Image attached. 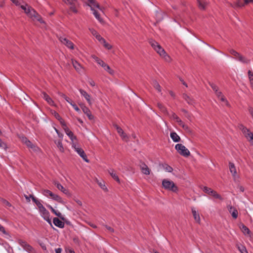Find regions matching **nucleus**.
I'll return each mask as SVG.
<instances>
[{"instance_id": "1", "label": "nucleus", "mask_w": 253, "mask_h": 253, "mask_svg": "<svg viewBox=\"0 0 253 253\" xmlns=\"http://www.w3.org/2000/svg\"><path fill=\"white\" fill-rule=\"evenodd\" d=\"M162 185L165 189L176 192L178 191V188L172 181L164 179L162 181Z\"/></svg>"}, {"instance_id": "2", "label": "nucleus", "mask_w": 253, "mask_h": 253, "mask_svg": "<svg viewBox=\"0 0 253 253\" xmlns=\"http://www.w3.org/2000/svg\"><path fill=\"white\" fill-rule=\"evenodd\" d=\"M175 148L181 156L188 157L190 155V151L181 144H177L175 146Z\"/></svg>"}, {"instance_id": "3", "label": "nucleus", "mask_w": 253, "mask_h": 253, "mask_svg": "<svg viewBox=\"0 0 253 253\" xmlns=\"http://www.w3.org/2000/svg\"><path fill=\"white\" fill-rule=\"evenodd\" d=\"M72 145V147L75 149V151L80 156V157H82L83 159L86 162H89V160L87 159V156L83 149L81 148L78 147L75 143H73Z\"/></svg>"}, {"instance_id": "4", "label": "nucleus", "mask_w": 253, "mask_h": 253, "mask_svg": "<svg viewBox=\"0 0 253 253\" xmlns=\"http://www.w3.org/2000/svg\"><path fill=\"white\" fill-rule=\"evenodd\" d=\"M19 243L20 246L29 253H35V251L34 249L26 242L20 240Z\"/></svg>"}, {"instance_id": "5", "label": "nucleus", "mask_w": 253, "mask_h": 253, "mask_svg": "<svg viewBox=\"0 0 253 253\" xmlns=\"http://www.w3.org/2000/svg\"><path fill=\"white\" fill-rule=\"evenodd\" d=\"M59 39L60 41L63 44L66 45L67 47L71 49H74V44L71 41H69V40H68L64 37H61L59 38Z\"/></svg>"}, {"instance_id": "6", "label": "nucleus", "mask_w": 253, "mask_h": 253, "mask_svg": "<svg viewBox=\"0 0 253 253\" xmlns=\"http://www.w3.org/2000/svg\"><path fill=\"white\" fill-rule=\"evenodd\" d=\"M155 50L161 56H163L165 58L166 60H168V58H169V56H168L165 50L162 48V47L159 45L158 46V47L155 49Z\"/></svg>"}, {"instance_id": "7", "label": "nucleus", "mask_w": 253, "mask_h": 253, "mask_svg": "<svg viewBox=\"0 0 253 253\" xmlns=\"http://www.w3.org/2000/svg\"><path fill=\"white\" fill-rule=\"evenodd\" d=\"M239 128L242 130V132L244 133L246 137L248 138V137H250V136H253V133L251 132L249 129H248L243 125H240Z\"/></svg>"}, {"instance_id": "8", "label": "nucleus", "mask_w": 253, "mask_h": 253, "mask_svg": "<svg viewBox=\"0 0 253 253\" xmlns=\"http://www.w3.org/2000/svg\"><path fill=\"white\" fill-rule=\"evenodd\" d=\"M227 208L229 212L231 214L233 218L236 219L238 217V212L236 208L230 205H228L227 206Z\"/></svg>"}, {"instance_id": "9", "label": "nucleus", "mask_w": 253, "mask_h": 253, "mask_svg": "<svg viewBox=\"0 0 253 253\" xmlns=\"http://www.w3.org/2000/svg\"><path fill=\"white\" fill-rule=\"evenodd\" d=\"M140 169L141 172L146 175H149L150 173V170L148 167V166L144 163L141 162V164L140 165Z\"/></svg>"}, {"instance_id": "10", "label": "nucleus", "mask_w": 253, "mask_h": 253, "mask_svg": "<svg viewBox=\"0 0 253 253\" xmlns=\"http://www.w3.org/2000/svg\"><path fill=\"white\" fill-rule=\"evenodd\" d=\"M114 127L116 129L118 133L120 134L121 137L123 139H126V138H127V136L126 134L124 132V130L122 129V128L120 127L119 126H118L116 124H114L113 125Z\"/></svg>"}, {"instance_id": "11", "label": "nucleus", "mask_w": 253, "mask_h": 253, "mask_svg": "<svg viewBox=\"0 0 253 253\" xmlns=\"http://www.w3.org/2000/svg\"><path fill=\"white\" fill-rule=\"evenodd\" d=\"M88 5L90 7L91 10H94V7L98 8L99 9H101L99 3L97 2L95 0H88Z\"/></svg>"}, {"instance_id": "12", "label": "nucleus", "mask_w": 253, "mask_h": 253, "mask_svg": "<svg viewBox=\"0 0 253 253\" xmlns=\"http://www.w3.org/2000/svg\"><path fill=\"white\" fill-rule=\"evenodd\" d=\"M53 222L54 224L60 228H63L64 227V222H62L61 220H60L57 217H54L53 219Z\"/></svg>"}, {"instance_id": "13", "label": "nucleus", "mask_w": 253, "mask_h": 253, "mask_svg": "<svg viewBox=\"0 0 253 253\" xmlns=\"http://www.w3.org/2000/svg\"><path fill=\"white\" fill-rule=\"evenodd\" d=\"M46 206L48 208H49L52 212H53L54 214H55L56 216L59 217L62 220H65V218L63 216L62 214L57 211H55L50 205H46Z\"/></svg>"}, {"instance_id": "14", "label": "nucleus", "mask_w": 253, "mask_h": 253, "mask_svg": "<svg viewBox=\"0 0 253 253\" xmlns=\"http://www.w3.org/2000/svg\"><path fill=\"white\" fill-rule=\"evenodd\" d=\"M230 5L234 8H240L244 6V4L242 2L241 0H236L233 3H230Z\"/></svg>"}, {"instance_id": "15", "label": "nucleus", "mask_w": 253, "mask_h": 253, "mask_svg": "<svg viewBox=\"0 0 253 253\" xmlns=\"http://www.w3.org/2000/svg\"><path fill=\"white\" fill-rule=\"evenodd\" d=\"M182 97L189 104L193 105L194 103V100L187 94L183 93L182 94Z\"/></svg>"}, {"instance_id": "16", "label": "nucleus", "mask_w": 253, "mask_h": 253, "mask_svg": "<svg viewBox=\"0 0 253 253\" xmlns=\"http://www.w3.org/2000/svg\"><path fill=\"white\" fill-rule=\"evenodd\" d=\"M42 97L47 102L49 105H52L53 104L54 102L52 99L45 92H43L42 93Z\"/></svg>"}, {"instance_id": "17", "label": "nucleus", "mask_w": 253, "mask_h": 253, "mask_svg": "<svg viewBox=\"0 0 253 253\" xmlns=\"http://www.w3.org/2000/svg\"><path fill=\"white\" fill-rule=\"evenodd\" d=\"M197 1L199 8L201 10H205L207 4V2L206 0H197Z\"/></svg>"}, {"instance_id": "18", "label": "nucleus", "mask_w": 253, "mask_h": 253, "mask_svg": "<svg viewBox=\"0 0 253 253\" xmlns=\"http://www.w3.org/2000/svg\"><path fill=\"white\" fill-rule=\"evenodd\" d=\"M80 92L82 95H83L85 99L87 100V102L91 104V101H90V95L84 90L82 89H80Z\"/></svg>"}, {"instance_id": "19", "label": "nucleus", "mask_w": 253, "mask_h": 253, "mask_svg": "<svg viewBox=\"0 0 253 253\" xmlns=\"http://www.w3.org/2000/svg\"><path fill=\"white\" fill-rule=\"evenodd\" d=\"M157 106L162 113L166 115H169L167 108L162 103L158 102L157 104Z\"/></svg>"}, {"instance_id": "20", "label": "nucleus", "mask_w": 253, "mask_h": 253, "mask_svg": "<svg viewBox=\"0 0 253 253\" xmlns=\"http://www.w3.org/2000/svg\"><path fill=\"white\" fill-rule=\"evenodd\" d=\"M170 136L172 140L175 142H178L180 141V137L175 132H172L170 133Z\"/></svg>"}, {"instance_id": "21", "label": "nucleus", "mask_w": 253, "mask_h": 253, "mask_svg": "<svg viewBox=\"0 0 253 253\" xmlns=\"http://www.w3.org/2000/svg\"><path fill=\"white\" fill-rule=\"evenodd\" d=\"M242 232L245 235H247L249 236H251V232L246 226H245L244 224H242L241 226L240 227Z\"/></svg>"}, {"instance_id": "22", "label": "nucleus", "mask_w": 253, "mask_h": 253, "mask_svg": "<svg viewBox=\"0 0 253 253\" xmlns=\"http://www.w3.org/2000/svg\"><path fill=\"white\" fill-rule=\"evenodd\" d=\"M26 145L33 151L37 152L39 150V148L33 144L30 140L28 142H27Z\"/></svg>"}, {"instance_id": "23", "label": "nucleus", "mask_w": 253, "mask_h": 253, "mask_svg": "<svg viewBox=\"0 0 253 253\" xmlns=\"http://www.w3.org/2000/svg\"><path fill=\"white\" fill-rule=\"evenodd\" d=\"M54 184L56 186V187L59 190L61 191L64 194H68L69 193L68 190L64 188V187L61 184L58 182H55Z\"/></svg>"}, {"instance_id": "24", "label": "nucleus", "mask_w": 253, "mask_h": 253, "mask_svg": "<svg viewBox=\"0 0 253 253\" xmlns=\"http://www.w3.org/2000/svg\"><path fill=\"white\" fill-rule=\"evenodd\" d=\"M192 213L195 221L199 223L200 221L199 214L196 211L194 208H192Z\"/></svg>"}, {"instance_id": "25", "label": "nucleus", "mask_w": 253, "mask_h": 253, "mask_svg": "<svg viewBox=\"0 0 253 253\" xmlns=\"http://www.w3.org/2000/svg\"><path fill=\"white\" fill-rule=\"evenodd\" d=\"M91 57L100 66H101L102 67L105 66V63L100 59H99L98 57H97L95 55H91Z\"/></svg>"}, {"instance_id": "26", "label": "nucleus", "mask_w": 253, "mask_h": 253, "mask_svg": "<svg viewBox=\"0 0 253 253\" xmlns=\"http://www.w3.org/2000/svg\"><path fill=\"white\" fill-rule=\"evenodd\" d=\"M229 168L230 172L232 173V175L234 176L237 173L236 169L234 164L233 163H229Z\"/></svg>"}, {"instance_id": "27", "label": "nucleus", "mask_w": 253, "mask_h": 253, "mask_svg": "<svg viewBox=\"0 0 253 253\" xmlns=\"http://www.w3.org/2000/svg\"><path fill=\"white\" fill-rule=\"evenodd\" d=\"M54 142L56 144L57 147H58L60 151L61 152H63L64 151V148L62 143V140H55Z\"/></svg>"}, {"instance_id": "28", "label": "nucleus", "mask_w": 253, "mask_h": 253, "mask_svg": "<svg viewBox=\"0 0 253 253\" xmlns=\"http://www.w3.org/2000/svg\"><path fill=\"white\" fill-rule=\"evenodd\" d=\"M110 174L111 175L112 178L118 183L120 182V179L118 175L115 172L114 170H111L109 171Z\"/></svg>"}, {"instance_id": "29", "label": "nucleus", "mask_w": 253, "mask_h": 253, "mask_svg": "<svg viewBox=\"0 0 253 253\" xmlns=\"http://www.w3.org/2000/svg\"><path fill=\"white\" fill-rule=\"evenodd\" d=\"M237 59L240 62L246 64L249 63L250 61L249 59L246 58L245 57L242 56L241 54L239 56Z\"/></svg>"}, {"instance_id": "30", "label": "nucleus", "mask_w": 253, "mask_h": 253, "mask_svg": "<svg viewBox=\"0 0 253 253\" xmlns=\"http://www.w3.org/2000/svg\"><path fill=\"white\" fill-rule=\"evenodd\" d=\"M53 200L59 202V203H63V200L62 199V198L58 195H56V194H54L53 193H52V195L50 197Z\"/></svg>"}, {"instance_id": "31", "label": "nucleus", "mask_w": 253, "mask_h": 253, "mask_svg": "<svg viewBox=\"0 0 253 253\" xmlns=\"http://www.w3.org/2000/svg\"><path fill=\"white\" fill-rule=\"evenodd\" d=\"M73 66L74 68L78 71L79 72L81 69V65L76 60H72Z\"/></svg>"}, {"instance_id": "32", "label": "nucleus", "mask_w": 253, "mask_h": 253, "mask_svg": "<svg viewBox=\"0 0 253 253\" xmlns=\"http://www.w3.org/2000/svg\"><path fill=\"white\" fill-rule=\"evenodd\" d=\"M39 211L42 214V217H44L46 215H49V211L44 208V207H43L40 211Z\"/></svg>"}, {"instance_id": "33", "label": "nucleus", "mask_w": 253, "mask_h": 253, "mask_svg": "<svg viewBox=\"0 0 253 253\" xmlns=\"http://www.w3.org/2000/svg\"><path fill=\"white\" fill-rule=\"evenodd\" d=\"M162 166L165 169V170L168 172H171L173 170L172 168L168 165L167 164H162Z\"/></svg>"}, {"instance_id": "34", "label": "nucleus", "mask_w": 253, "mask_h": 253, "mask_svg": "<svg viewBox=\"0 0 253 253\" xmlns=\"http://www.w3.org/2000/svg\"><path fill=\"white\" fill-rule=\"evenodd\" d=\"M33 202L36 204L39 211L43 207L41 202L37 198H33Z\"/></svg>"}, {"instance_id": "35", "label": "nucleus", "mask_w": 253, "mask_h": 253, "mask_svg": "<svg viewBox=\"0 0 253 253\" xmlns=\"http://www.w3.org/2000/svg\"><path fill=\"white\" fill-rule=\"evenodd\" d=\"M149 42L154 50L160 45L157 42L152 39L150 40Z\"/></svg>"}, {"instance_id": "36", "label": "nucleus", "mask_w": 253, "mask_h": 253, "mask_svg": "<svg viewBox=\"0 0 253 253\" xmlns=\"http://www.w3.org/2000/svg\"><path fill=\"white\" fill-rule=\"evenodd\" d=\"M203 191L208 195H211L212 193L214 191L212 189L208 187L205 186L203 189Z\"/></svg>"}, {"instance_id": "37", "label": "nucleus", "mask_w": 253, "mask_h": 253, "mask_svg": "<svg viewBox=\"0 0 253 253\" xmlns=\"http://www.w3.org/2000/svg\"><path fill=\"white\" fill-rule=\"evenodd\" d=\"M153 84L156 89H157L159 92L161 91V87L157 81H154Z\"/></svg>"}, {"instance_id": "38", "label": "nucleus", "mask_w": 253, "mask_h": 253, "mask_svg": "<svg viewBox=\"0 0 253 253\" xmlns=\"http://www.w3.org/2000/svg\"><path fill=\"white\" fill-rule=\"evenodd\" d=\"M33 20H37L40 23H43V21L42 19V18L41 17V15L39 14V13L37 12V15H35L33 17V18H32Z\"/></svg>"}, {"instance_id": "39", "label": "nucleus", "mask_w": 253, "mask_h": 253, "mask_svg": "<svg viewBox=\"0 0 253 253\" xmlns=\"http://www.w3.org/2000/svg\"><path fill=\"white\" fill-rule=\"evenodd\" d=\"M42 194L45 196L48 197V196L51 197L52 194V192L49 190H42Z\"/></svg>"}, {"instance_id": "40", "label": "nucleus", "mask_w": 253, "mask_h": 253, "mask_svg": "<svg viewBox=\"0 0 253 253\" xmlns=\"http://www.w3.org/2000/svg\"><path fill=\"white\" fill-rule=\"evenodd\" d=\"M64 130L66 134L69 137H73V132L71 131L68 127H64Z\"/></svg>"}, {"instance_id": "41", "label": "nucleus", "mask_w": 253, "mask_h": 253, "mask_svg": "<svg viewBox=\"0 0 253 253\" xmlns=\"http://www.w3.org/2000/svg\"><path fill=\"white\" fill-rule=\"evenodd\" d=\"M30 9V11H29L30 13L29 15H28V16L31 18H33V17L35 16V15H37V12L32 7Z\"/></svg>"}, {"instance_id": "42", "label": "nucleus", "mask_w": 253, "mask_h": 253, "mask_svg": "<svg viewBox=\"0 0 253 253\" xmlns=\"http://www.w3.org/2000/svg\"><path fill=\"white\" fill-rule=\"evenodd\" d=\"M93 11V13L94 15V16L95 17V18L99 21V22H102V19H101V18L100 17V15L99 14V13L96 11L95 10V9H94V10H92Z\"/></svg>"}, {"instance_id": "43", "label": "nucleus", "mask_w": 253, "mask_h": 253, "mask_svg": "<svg viewBox=\"0 0 253 253\" xmlns=\"http://www.w3.org/2000/svg\"><path fill=\"white\" fill-rule=\"evenodd\" d=\"M212 197H213L214 198L218 199L220 200H222L223 199L221 197V196L218 194L216 191H214L213 193H212L211 195Z\"/></svg>"}, {"instance_id": "44", "label": "nucleus", "mask_w": 253, "mask_h": 253, "mask_svg": "<svg viewBox=\"0 0 253 253\" xmlns=\"http://www.w3.org/2000/svg\"><path fill=\"white\" fill-rule=\"evenodd\" d=\"M230 53L233 55V56H235V57L236 58V59H238V57H239V56L240 55V53H239L238 52H237L236 51H235V50L234 49H231L229 51Z\"/></svg>"}, {"instance_id": "45", "label": "nucleus", "mask_w": 253, "mask_h": 253, "mask_svg": "<svg viewBox=\"0 0 253 253\" xmlns=\"http://www.w3.org/2000/svg\"><path fill=\"white\" fill-rule=\"evenodd\" d=\"M104 69L108 71L111 75H113L114 74V71L113 70H112L110 67H109V66H108V65H107L106 63H105V67H103Z\"/></svg>"}, {"instance_id": "46", "label": "nucleus", "mask_w": 253, "mask_h": 253, "mask_svg": "<svg viewBox=\"0 0 253 253\" xmlns=\"http://www.w3.org/2000/svg\"><path fill=\"white\" fill-rule=\"evenodd\" d=\"M248 73L250 83L252 84H253V73L251 71L249 70Z\"/></svg>"}, {"instance_id": "47", "label": "nucleus", "mask_w": 253, "mask_h": 253, "mask_svg": "<svg viewBox=\"0 0 253 253\" xmlns=\"http://www.w3.org/2000/svg\"><path fill=\"white\" fill-rule=\"evenodd\" d=\"M81 108H82L83 111L84 112V113L85 114H88L90 111L89 109L87 107H86V106H85L84 105H82L81 106Z\"/></svg>"}, {"instance_id": "48", "label": "nucleus", "mask_w": 253, "mask_h": 253, "mask_svg": "<svg viewBox=\"0 0 253 253\" xmlns=\"http://www.w3.org/2000/svg\"><path fill=\"white\" fill-rule=\"evenodd\" d=\"M67 102L70 104V103H72L73 101L70 99L68 97H67L64 94L62 93L61 95Z\"/></svg>"}, {"instance_id": "49", "label": "nucleus", "mask_w": 253, "mask_h": 253, "mask_svg": "<svg viewBox=\"0 0 253 253\" xmlns=\"http://www.w3.org/2000/svg\"><path fill=\"white\" fill-rule=\"evenodd\" d=\"M101 43H103V45L106 48L108 49H111L112 46L109 43H107L105 40V42H102Z\"/></svg>"}, {"instance_id": "50", "label": "nucleus", "mask_w": 253, "mask_h": 253, "mask_svg": "<svg viewBox=\"0 0 253 253\" xmlns=\"http://www.w3.org/2000/svg\"><path fill=\"white\" fill-rule=\"evenodd\" d=\"M210 86L212 88V89L214 91V92H217L218 90V87L214 84L213 83H209Z\"/></svg>"}, {"instance_id": "51", "label": "nucleus", "mask_w": 253, "mask_h": 253, "mask_svg": "<svg viewBox=\"0 0 253 253\" xmlns=\"http://www.w3.org/2000/svg\"><path fill=\"white\" fill-rule=\"evenodd\" d=\"M97 40H98L101 43L102 42H105V39L103 38L99 34L95 37Z\"/></svg>"}, {"instance_id": "52", "label": "nucleus", "mask_w": 253, "mask_h": 253, "mask_svg": "<svg viewBox=\"0 0 253 253\" xmlns=\"http://www.w3.org/2000/svg\"><path fill=\"white\" fill-rule=\"evenodd\" d=\"M65 3L70 4L71 5H74L75 4V2H76L77 0H63Z\"/></svg>"}, {"instance_id": "53", "label": "nucleus", "mask_w": 253, "mask_h": 253, "mask_svg": "<svg viewBox=\"0 0 253 253\" xmlns=\"http://www.w3.org/2000/svg\"><path fill=\"white\" fill-rule=\"evenodd\" d=\"M43 219L45 220L51 226H52V223L51 219L49 218V215H46L43 217Z\"/></svg>"}, {"instance_id": "54", "label": "nucleus", "mask_w": 253, "mask_h": 253, "mask_svg": "<svg viewBox=\"0 0 253 253\" xmlns=\"http://www.w3.org/2000/svg\"><path fill=\"white\" fill-rule=\"evenodd\" d=\"M89 30L92 35L94 37H96V36L98 34V32L93 28H90Z\"/></svg>"}, {"instance_id": "55", "label": "nucleus", "mask_w": 253, "mask_h": 253, "mask_svg": "<svg viewBox=\"0 0 253 253\" xmlns=\"http://www.w3.org/2000/svg\"><path fill=\"white\" fill-rule=\"evenodd\" d=\"M53 114L54 115V116L55 117V118L57 120H58V121L61 120L62 118L61 117L60 115L58 113H57L56 112L54 111V113H53Z\"/></svg>"}, {"instance_id": "56", "label": "nucleus", "mask_w": 253, "mask_h": 253, "mask_svg": "<svg viewBox=\"0 0 253 253\" xmlns=\"http://www.w3.org/2000/svg\"><path fill=\"white\" fill-rule=\"evenodd\" d=\"M239 249L241 253H248L245 247L242 246L241 248L239 247Z\"/></svg>"}, {"instance_id": "57", "label": "nucleus", "mask_w": 253, "mask_h": 253, "mask_svg": "<svg viewBox=\"0 0 253 253\" xmlns=\"http://www.w3.org/2000/svg\"><path fill=\"white\" fill-rule=\"evenodd\" d=\"M70 104L73 106V107L74 108V109L77 112H79L80 111V109H79V108L77 106L76 104H75V103H73V102L72 103H70Z\"/></svg>"}, {"instance_id": "58", "label": "nucleus", "mask_w": 253, "mask_h": 253, "mask_svg": "<svg viewBox=\"0 0 253 253\" xmlns=\"http://www.w3.org/2000/svg\"><path fill=\"white\" fill-rule=\"evenodd\" d=\"M0 147L4 149H6L7 148L6 144L4 142H2L0 139Z\"/></svg>"}, {"instance_id": "59", "label": "nucleus", "mask_w": 253, "mask_h": 253, "mask_svg": "<svg viewBox=\"0 0 253 253\" xmlns=\"http://www.w3.org/2000/svg\"><path fill=\"white\" fill-rule=\"evenodd\" d=\"M169 116L171 119H172L173 120H175L176 119V117H177V116L173 112H172L171 114H169V115H167Z\"/></svg>"}, {"instance_id": "60", "label": "nucleus", "mask_w": 253, "mask_h": 253, "mask_svg": "<svg viewBox=\"0 0 253 253\" xmlns=\"http://www.w3.org/2000/svg\"><path fill=\"white\" fill-rule=\"evenodd\" d=\"M248 111L253 119V108L251 106H249Z\"/></svg>"}, {"instance_id": "61", "label": "nucleus", "mask_w": 253, "mask_h": 253, "mask_svg": "<svg viewBox=\"0 0 253 253\" xmlns=\"http://www.w3.org/2000/svg\"><path fill=\"white\" fill-rule=\"evenodd\" d=\"M56 132L57 133V134H58V136L61 138H63V134L61 133H60L59 130L55 127H54Z\"/></svg>"}, {"instance_id": "62", "label": "nucleus", "mask_w": 253, "mask_h": 253, "mask_svg": "<svg viewBox=\"0 0 253 253\" xmlns=\"http://www.w3.org/2000/svg\"><path fill=\"white\" fill-rule=\"evenodd\" d=\"M0 231L2 233H3L5 235H7V233L5 230L4 228L0 224Z\"/></svg>"}, {"instance_id": "63", "label": "nucleus", "mask_w": 253, "mask_h": 253, "mask_svg": "<svg viewBox=\"0 0 253 253\" xmlns=\"http://www.w3.org/2000/svg\"><path fill=\"white\" fill-rule=\"evenodd\" d=\"M21 141L22 142L24 143L25 145L27 144V142H28L29 141V140L27 138H26V137H21Z\"/></svg>"}, {"instance_id": "64", "label": "nucleus", "mask_w": 253, "mask_h": 253, "mask_svg": "<svg viewBox=\"0 0 253 253\" xmlns=\"http://www.w3.org/2000/svg\"><path fill=\"white\" fill-rule=\"evenodd\" d=\"M105 227H106V228L110 232H114V229L111 227L110 226H109L107 225H105Z\"/></svg>"}]
</instances>
